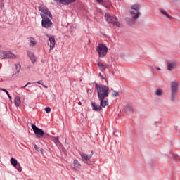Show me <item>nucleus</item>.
<instances>
[{"label": "nucleus", "instance_id": "nucleus-42", "mask_svg": "<svg viewBox=\"0 0 180 180\" xmlns=\"http://www.w3.org/2000/svg\"><path fill=\"white\" fill-rule=\"evenodd\" d=\"M82 104V103L81 102H79V103H78V105H81Z\"/></svg>", "mask_w": 180, "mask_h": 180}, {"label": "nucleus", "instance_id": "nucleus-36", "mask_svg": "<svg viewBox=\"0 0 180 180\" xmlns=\"http://www.w3.org/2000/svg\"><path fill=\"white\" fill-rule=\"evenodd\" d=\"M99 76L101 77L102 79H105L104 77L101 75V73H99Z\"/></svg>", "mask_w": 180, "mask_h": 180}, {"label": "nucleus", "instance_id": "nucleus-26", "mask_svg": "<svg viewBox=\"0 0 180 180\" xmlns=\"http://www.w3.org/2000/svg\"><path fill=\"white\" fill-rule=\"evenodd\" d=\"M14 167L15 169H17V170L20 172H22V167L20 166V164H18V165H15V166H13Z\"/></svg>", "mask_w": 180, "mask_h": 180}, {"label": "nucleus", "instance_id": "nucleus-15", "mask_svg": "<svg viewBox=\"0 0 180 180\" xmlns=\"http://www.w3.org/2000/svg\"><path fill=\"white\" fill-rule=\"evenodd\" d=\"M49 41H50V51L49 52L51 53V51L56 46V39L53 37H49Z\"/></svg>", "mask_w": 180, "mask_h": 180}, {"label": "nucleus", "instance_id": "nucleus-7", "mask_svg": "<svg viewBox=\"0 0 180 180\" xmlns=\"http://www.w3.org/2000/svg\"><path fill=\"white\" fill-rule=\"evenodd\" d=\"M14 59L16 58V56L12 53L11 51H0V59Z\"/></svg>", "mask_w": 180, "mask_h": 180}, {"label": "nucleus", "instance_id": "nucleus-24", "mask_svg": "<svg viewBox=\"0 0 180 180\" xmlns=\"http://www.w3.org/2000/svg\"><path fill=\"white\" fill-rule=\"evenodd\" d=\"M177 92L171 91L170 99L172 101L175 102Z\"/></svg>", "mask_w": 180, "mask_h": 180}, {"label": "nucleus", "instance_id": "nucleus-6", "mask_svg": "<svg viewBox=\"0 0 180 180\" xmlns=\"http://www.w3.org/2000/svg\"><path fill=\"white\" fill-rule=\"evenodd\" d=\"M42 20L41 25L46 29L50 28L53 25V22L48 17H46L44 15H41Z\"/></svg>", "mask_w": 180, "mask_h": 180}, {"label": "nucleus", "instance_id": "nucleus-34", "mask_svg": "<svg viewBox=\"0 0 180 180\" xmlns=\"http://www.w3.org/2000/svg\"><path fill=\"white\" fill-rule=\"evenodd\" d=\"M31 84H32L31 82H27V84L24 86V88H26L27 86L31 85Z\"/></svg>", "mask_w": 180, "mask_h": 180}, {"label": "nucleus", "instance_id": "nucleus-37", "mask_svg": "<svg viewBox=\"0 0 180 180\" xmlns=\"http://www.w3.org/2000/svg\"><path fill=\"white\" fill-rule=\"evenodd\" d=\"M8 97L9 100L11 101L12 97L10 96V94H8Z\"/></svg>", "mask_w": 180, "mask_h": 180}, {"label": "nucleus", "instance_id": "nucleus-39", "mask_svg": "<svg viewBox=\"0 0 180 180\" xmlns=\"http://www.w3.org/2000/svg\"><path fill=\"white\" fill-rule=\"evenodd\" d=\"M156 69L158 70H161V68L160 67H157Z\"/></svg>", "mask_w": 180, "mask_h": 180}, {"label": "nucleus", "instance_id": "nucleus-20", "mask_svg": "<svg viewBox=\"0 0 180 180\" xmlns=\"http://www.w3.org/2000/svg\"><path fill=\"white\" fill-rule=\"evenodd\" d=\"M20 68L21 67L20 64H15L14 68H13V70H14L15 74H19V72H20Z\"/></svg>", "mask_w": 180, "mask_h": 180}, {"label": "nucleus", "instance_id": "nucleus-25", "mask_svg": "<svg viewBox=\"0 0 180 180\" xmlns=\"http://www.w3.org/2000/svg\"><path fill=\"white\" fill-rule=\"evenodd\" d=\"M97 66H98L101 70H106V66H105L103 63H101V62L97 63Z\"/></svg>", "mask_w": 180, "mask_h": 180}, {"label": "nucleus", "instance_id": "nucleus-41", "mask_svg": "<svg viewBox=\"0 0 180 180\" xmlns=\"http://www.w3.org/2000/svg\"><path fill=\"white\" fill-rule=\"evenodd\" d=\"M41 153H44V149L41 148Z\"/></svg>", "mask_w": 180, "mask_h": 180}, {"label": "nucleus", "instance_id": "nucleus-30", "mask_svg": "<svg viewBox=\"0 0 180 180\" xmlns=\"http://www.w3.org/2000/svg\"><path fill=\"white\" fill-rule=\"evenodd\" d=\"M46 113H50L51 112V108L49 107L45 108Z\"/></svg>", "mask_w": 180, "mask_h": 180}, {"label": "nucleus", "instance_id": "nucleus-1", "mask_svg": "<svg viewBox=\"0 0 180 180\" xmlns=\"http://www.w3.org/2000/svg\"><path fill=\"white\" fill-rule=\"evenodd\" d=\"M141 6L139 4H134L131 6V10L129 11L131 17L127 18V22L129 26H134L137 20L141 16Z\"/></svg>", "mask_w": 180, "mask_h": 180}, {"label": "nucleus", "instance_id": "nucleus-35", "mask_svg": "<svg viewBox=\"0 0 180 180\" xmlns=\"http://www.w3.org/2000/svg\"><path fill=\"white\" fill-rule=\"evenodd\" d=\"M87 94H91V89H87Z\"/></svg>", "mask_w": 180, "mask_h": 180}, {"label": "nucleus", "instance_id": "nucleus-23", "mask_svg": "<svg viewBox=\"0 0 180 180\" xmlns=\"http://www.w3.org/2000/svg\"><path fill=\"white\" fill-rule=\"evenodd\" d=\"M160 12L162 13L163 15L166 16V18L171 19V16L167 13V11L164 9L160 8Z\"/></svg>", "mask_w": 180, "mask_h": 180}, {"label": "nucleus", "instance_id": "nucleus-29", "mask_svg": "<svg viewBox=\"0 0 180 180\" xmlns=\"http://www.w3.org/2000/svg\"><path fill=\"white\" fill-rule=\"evenodd\" d=\"M112 96L118 97L119 96V92L117 91H113V93L112 94Z\"/></svg>", "mask_w": 180, "mask_h": 180}, {"label": "nucleus", "instance_id": "nucleus-27", "mask_svg": "<svg viewBox=\"0 0 180 180\" xmlns=\"http://www.w3.org/2000/svg\"><path fill=\"white\" fill-rule=\"evenodd\" d=\"M162 94V89H157V91H156V95H157V96H161Z\"/></svg>", "mask_w": 180, "mask_h": 180}, {"label": "nucleus", "instance_id": "nucleus-28", "mask_svg": "<svg viewBox=\"0 0 180 180\" xmlns=\"http://www.w3.org/2000/svg\"><path fill=\"white\" fill-rule=\"evenodd\" d=\"M133 110L134 109L130 105H128V106L126 107V110L128 112H131V111H133Z\"/></svg>", "mask_w": 180, "mask_h": 180}, {"label": "nucleus", "instance_id": "nucleus-22", "mask_svg": "<svg viewBox=\"0 0 180 180\" xmlns=\"http://www.w3.org/2000/svg\"><path fill=\"white\" fill-rule=\"evenodd\" d=\"M10 163H11L13 167H15L17 165L20 164L19 162H18V160L14 158H11V159H10Z\"/></svg>", "mask_w": 180, "mask_h": 180}, {"label": "nucleus", "instance_id": "nucleus-40", "mask_svg": "<svg viewBox=\"0 0 180 180\" xmlns=\"http://www.w3.org/2000/svg\"><path fill=\"white\" fill-rule=\"evenodd\" d=\"M42 86H44V88H46V89H47V88H48V86H47L44 85V84H42Z\"/></svg>", "mask_w": 180, "mask_h": 180}, {"label": "nucleus", "instance_id": "nucleus-19", "mask_svg": "<svg viewBox=\"0 0 180 180\" xmlns=\"http://www.w3.org/2000/svg\"><path fill=\"white\" fill-rule=\"evenodd\" d=\"M14 103H15V105L17 107H19L22 103V101H20V98L19 96H15L14 99Z\"/></svg>", "mask_w": 180, "mask_h": 180}, {"label": "nucleus", "instance_id": "nucleus-13", "mask_svg": "<svg viewBox=\"0 0 180 180\" xmlns=\"http://www.w3.org/2000/svg\"><path fill=\"white\" fill-rule=\"evenodd\" d=\"M29 40V46L30 48L34 47L37 44V41L35 39V38L30 37L27 38Z\"/></svg>", "mask_w": 180, "mask_h": 180}, {"label": "nucleus", "instance_id": "nucleus-2", "mask_svg": "<svg viewBox=\"0 0 180 180\" xmlns=\"http://www.w3.org/2000/svg\"><path fill=\"white\" fill-rule=\"evenodd\" d=\"M94 84H95V88L96 89L97 97H98V99L105 98L109 96V86L102 85L101 84H98L96 82Z\"/></svg>", "mask_w": 180, "mask_h": 180}, {"label": "nucleus", "instance_id": "nucleus-21", "mask_svg": "<svg viewBox=\"0 0 180 180\" xmlns=\"http://www.w3.org/2000/svg\"><path fill=\"white\" fill-rule=\"evenodd\" d=\"M51 141H53V143H55V145H56V146H58L61 144V143H60V141H59L58 137L53 136V137L51 138Z\"/></svg>", "mask_w": 180, "mask_h": 180}, {"label": "nucleus", "instance_id": "nucleus-14", "mask_svg": "<svg viewBox=\"0 0 180 180\" xmlns=\"http://www.w3.org/2000/svg\"><path fill=\"white\" fill-rule=\"evenodd\" d=\"M55 1L62 4L63 5H69L71 3H74L75 0H55Z\"/></svg>", "mask_w": 180, "mask_h": 180}, {"label": "nucleus", "instance_id": "nucleus-16", "mask_svg": "<svg viewBox=\"0 0 180 180\" xmlns=\"http://www.w3.org/2000/svg\"><path fill=\"white\" fill-rule=\"evenodd\" d=\"M27 56L30 58L31 63L34 64L36 63V56L31 51H27Z\"/></svg>", "mask_w": 180, "mask_h": 180}, {"label": "nucleus", "instance_id": "nucleus-9", "mask_svg": "<svg viewBox=\"0 0 180 180\" xmlns=\"http://www.w3.org/2000/svg\"><path fill=\"white\" fill-rule=\"evenodd\" d=\"M39 11L41 13H44V14H41V15H44V16H46V17H49L51 19H52L53 18V15L52 14L50 13L49 10H48V8L44 6H41L39 7Z\"/></svg>", "mask_w": 180, "mask_h": 180}, {"label": "nucleus", "instance_id": "nucleus-32", "mask_svg": "<svg viewBox=\"0 0 180 180\" xmlns=\"http://www.w3.org/2000/svg\"><path fill=\"white\" fill-rule=\"evenodd\" d=\"M97 3H99L101 5H103V0H96Z\"/></svg>", "mask_w": 180, "mask_h": 180}, {"label": "nucleus", "instance_id": "nucleus-4", "mask_svg": "<svg viewBox=\"0 0 180 180\" xmlns=\"http://www.w3.org/2000/svg\"><path fill=\"white\" fill-rule=\"evenodd\" d=\"M80 156L82 158V161L84 162V164H86L87 165H94V162L90 160H91V158L93 156V150L91 151L90 155H87L84 153H81Z\"/></svg>", "mask_w": 180, "mask_h": 180}, {"label": "nucleus", "instance_id": "nucleus-12", "mask_svg": "<svg viewBox=\"0 0 180 180\" xmlns=\"http://www.w3.org/2000/svg\"><path fill=\"white\" fill-rule=\"evenodd\" d=\"M100 101V106H101L102 108H105L106 106L109 105V100L108 99H105V98H98Z\"/></svg>", "mask_w": 180, "mask_h": 180}, {"label": "nucleus", "instance_id": "nucleus-31", "mask_svg": "<svg viewBox=\"0 0 180 180\" xmlns=\"http://www.w3.org/2000/svg\"><path fill=\"white\" fill-rule=\"evenodd\" d=\"M0 91L6 92V95H8V91L7 90H6L5 89H0Z\"/></svg>", "mask_w": 180, "mask_h": 180}, {"label": "nucleus", "instance_id": "nucleus-17", "mask_svg": "<svg viewBox=\"0 0 180 180\" xmlns=\"http://www.w3.org/2000/svg\"><path fill=\"white\" fill-rule=\"evenodd\" d=\"M91 105H92L94 110L97 111V112L101 111V110H102L101 105H98L96 104V103H94V102H93L91 103Z\"/></svg>", "mask_w": 180, "mask_h": 180}, {"label": "nucleus", "instance_id": "nucleus-11", "mask_svg": "<svg viewBox=\"0 0 180 180\" xmlns=\"http://www.w3.org/2000/svg\"><path fill=\"white\" fill-rule=\"evenodd\" d=\"M177 64L174 61H169L167 63V70L169 71H173L176 68Z\"/></svg>", "mask_w": 180, "mask_h": 180}, {"label": "nucleus", "instance_id": "nucleus-38", "mask_svg": "<svg viewBox=\"0 0 180 180\" xmlns=\"http://www.w3.org/2000/svg\"><path fill=\"white\" fill-rule=\"evenodd\" d=\"M35 84H39L42 85V84H41L40 82H36Z\"/></svg>", "mask_w": 180, "mask_h": 180}, {"label": "nucleus", "instance_id": "nucleus-5", "mask_svg": "<svg viewBox=\"0 0 180 180\" xmlns=\"http://www.w3.org/2000/svg\"><path fill=\"white\" fill-rule=\"evenodd\" d=\"M105 19L108 23L113 25V26H117V27H120V22L116 17L111 16L109 13H105Z\"/></svg>", "mask_w": 180, "mask_h": 180}, {"label": "nucleus", "instance_id": "nucleus-33", "mask_svg": "<svg viewBox=\"0 0 180 180\" xmlns=\"http://www.w3.org/2000/svg\"><path fill=\"white\" fill-rule=\"evenodd\" d=\"M34 148H35V150L37 151H39L40 150V148H39V147L37 146V145H34Z\"/></svg>", "mask_w": 180, "mask_h": 180}, {"label": "nucleus", "instance_id": "nucleus-10", "mask_svg": "<svg viewBox=\"0 0 180 180\" xmlns=\"http://www.w3.org/2000/svg\"><path fill=\"white\" fill-rule=\"evenodd\" d=\"M179 91V82L174 80L171 83V92H178Z\"/></svg>", "mask_w": 180, "mask_h": 180}, {"label": "nucleus", "instance_id": "nucleus-18", "mask_svg": "<svg viewBox=\"0 0 180 180\" xmlns=\"http://www.w3.org/2000/svg\"><path fill=\"white\" fill-rule=\"evenodd\" d=\"M73 168L75 171H78L81 169V164L77 160H74V167H73Z\"/></svg>", "mask_w": 180, "mask_h": 180}, {"label": "nucleus", "instance_id": "nucleus-8", "mask_svg": "<svg viewBox=\"0 0 180 180\" xmlns=\"http://www.w3.org/2000/svg\"><path fill=\"white\" fill-rule=\"evenodd\" d=\"M31 128H32L33 131L37 138H41L44 136L43 129L36 127V125L33 124L32 123H31Z\"/></svg>", "mask_w": 180, "mask_h": 180}, {"label": "nucleus", "instance_id": "nucleus-3", "mask_svg": "<svg viewBox=\"0 0 180 180\" xmlns=\"http://www.w3.org/2000/svg\"><path fill=\"white\" fill-rule=\"evenodd\" d=\"M96 51L97 52V53H98L99 58H103L105 56H107L108 47L103 44H99L96 48Z\"/></svg>", "mask_w": 180, "mask_h": 180}]
</instances>
